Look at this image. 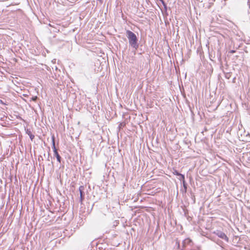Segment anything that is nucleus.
<instances>
[{"mask_svg":"<svg viewBox=\"0 0 250 250\" xmlns=\"http://www.w3.org/2000/svg\"><path fill=\"white\" fill-rule=\"evenodd\" d=\"M126 34L130 45L135 49H137L138 48V44L136 35L129 30L126 31Z\"/></svg>","mask_w":250,"mask_h":250,"instance_id":"1","label":"nucleus"},{"mask_svg":"<svg viewBox=\"0 0 250 250\" xmlns=\"http://www.w3.org/2000/svg\"><path fill=\"white\" fill-rule=\"evenodd\" d=\"M52 148L53 149V151L54 152V154L55 156H56L57 159L58 161L60 163L61 162V157L60 156L59 154L58 153L57 150L55 146V136L54 135H53L52 137Z\"/></svg>","mask_w":250,"mask_h":250,"instance_id":"2","label":"nucleus"},{"mask_svg":"<svg viewBox=\"0 0 250 250\" xmlns=\"http://www.w3.org/2000/svg\"><path fill=\"white\" fill-rule=\"evenodd\" d=\"M215 234L218 236L219 238L224 240L227 242L229 241V237L226 235V234L220 230H216L213 232Z\"/></svg>","mask_w":250,"mask_h":250,"instance_id":"3","label":"nucleus"},{"mask_svg":"<svg viewBox=\"0 0 250 250\" xmlns=\"http://www.w3.org/2000/svg\"><path fill=\"white\" fill-rule=\"evenodd\" d=\"M83 189H84V188L83 186H80L79 188V190L80 193V199H81V202L83 201V200L84 199V195L83 194Z\"/></svg>","mask_w":250,"mask_h":250,"instance_id":"4","label":"nucleus"},{"mask_svg":"<svg viewBox=\"0 0 250 250\" xmlns=\"http://www.w3.org/2000/svg\"><path fill=\"white\" fill-rule=\"evenodd\" d=\"M181 177V179L183 181L184 185L185 183V176L182 174L179 175Z\"/></svg>","mask_w":250,"mask_h":250,"instance_id":"5","label":"nucleus"},{"mask_svg":"<svg viewBox=\"0 0 250 250\" xmlns=\"http://www.w3.org/2000/svg\"><path fill=\"white\" fill-rule=\"evenodd\" d=\"M28 135H29L30 136V138L31 139V140H33V139L34 138V135H33L31 132H29V133H28Z\"/></svg>","mask_w":250,"mask_h":250,"instance_id":"6","label":"nucleus"},{"mask_svg":"<svg viewBox=\"0 0 250 250\" xmlns=\"http://www.w3.org/2000/svg\"><path fill=\"white\" fill-rule=\"evenodd\" d=\"M173 174L177 176H179L181 173H179L177 170H174L173 172Z\"/></svg>","mask_w":250,"mask_h":250,"instance_id":"7","label":"nucleus"},{"mask_svg":"<svg viewBox=\"0 0 250 250\" xmlns=\"http://www.w3.org/2000/svg\"><path fill=\"white\" fill-rule=\"evenodd\" d=\"M37 98H38L37 96H34V97H33L31 99L33 101H36L37 100Z\"/></svg>","mask_w":250,"mask_h":250,"instance_id":"8","label":"nucleus"},{"mask_svg":"<svg viewBox=\"0 0 250 250\" xmlns=\"http://www.w3.org/2000/svg\"><path fill=\"white\" fill-rule=\"evenodd\" d=\"M235 52V50H230L229 51V53H231V54H233V53H234Z\"/></svg>","mask_w":250,"mask_h":250,"instance_id":"9","label":"nucleus"},{"mask_svg":"<svg viewBox=\"0 0 250 250\" xmlns=\"http://www.w3.org/2000/svg\"><path fill=\"white\" fill-rule=\"evenodd\" d=\"M161 1L163 3V4H164V5H165V3H164V1L162 0V1Z\"/></svg>","mask_w":250,"mask_h":250,"instance_id":"10","label":"nucleus"}]
</instances>
